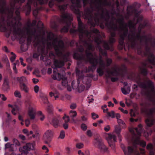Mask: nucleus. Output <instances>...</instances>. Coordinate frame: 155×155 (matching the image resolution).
I'll use <instances>...</instances> for the list:
<instances>
[{"mask_svg":"<svg viewBox=\"0 0 155 155\" xmlns=\"http://www.w3.org/2000/svg\"><path fill=\"white\" fill-rule=\"evenodd\" d=\"M0 12L2 13L7 14L9 18H11V19L12 21L11 23L8 24V26L7 28L4 25L0 26V30L2 31H4L6 33V36L8 37L10 34L12 33L14 35H18L19 37V41L20 44H22L25 41V32L21 31L19 33L20 31L19 29L16 30V28L18 25H20V23L19 21L20 20V17L18 15L19 12L16 11L15 13L17 15L16 18H12V10H9L8 9L6 8L4 5H3L0 8Z\"/></svg>","mask_w":155,"mask_h":155,"instance_id":"1","label":"nucleus"},{"mask_svg":"<svg viewBox=\"0 0 155 155\" xmlns=\"http://www.w3.org/2000/svg\"><path fill=\"white\" fill-rule=\"evenodd\" d=\"M46 46L47 48H50L53 47L55 51L56 55L60 56L62 55V52L64 48V43L62 41H58L57 38H55L54 35L52 32H50L48 38V40L41 41H37V43L34 44V46L37 47L38 51L41 49L43 52L44 48Z\"/></svg>","mask_w":155,"mask_h":155,"instance_id":"2","label":"nucleus"},{"mask_svg":"<svg viewBox=\"0 0 155 155\" xmlns=\"http://www.w3.org/2000/svg\"><path fill=\"white\" fill-rule=\"evenodd\" d=\"M84 47L86 48V53L87 54V60L89 61L92 65L89 67L88 71H93L95 70L96 66L99 65V67L97 70V72L101 76L104 74V69L105 67L104 62L102 60L101 57H97L95 54H93L90 51L94 49V47L92 46L91 42H86L84 45Z\"/></svg>","mask_w":155,"mask_h":155,"instance_id":"3","label":"nucleus"},{"mask_svg":"<svg viewBox=\"0 0 155 155\" xmlns=\"http://www.w3.org/2000/svg\"><path fill=\"white\" fill-rule=\"evenodd\" d=\"M128 28L130 31V34L129 35L130 40L132 42H134L137 40L141 41L143 37H141L139 34L136 35L135 32V27L134 23L130 21L127 25H126L122 22L120 25V29L123 33V35H120V38L119 40L120 44L122 45L124 43V40L128 31Z\"/></svg>","mask_w":155,"mask_h":155,"instance_id":"4","label":"nucleus"},{"mask_svg":"<svg viewBox=\"0 0 155 155\" xmlns=\"http://www.w3.org/2000/svg\"><path fill=\"white\" fill-rule=\"evenodd\" d=\"M54 66H52L54 69L53 70V74L52 78L54 80L60 81L62 80V85L65 87L68 86V83L67 79L65 77V73L63 70H61L59 68L63 66L64 65L63 61L62 60H55L54 62Z\"/></svg>","mask_w":155,"mask_h":155,"instance_id":"5","label":"nucleus"},{"mask_svg":"<svg viewBox=\"0 0 155 155\" xmlns=\"http://www.w3.org/2000/svg\"><path fill=\"white\" fill-rule=\"evenodd\" d=\"M78 30L80 33V37L83 36H86L88 38V41H92L94 40L95 42L98 45L100 44H104V47L106 49H109V47L107 42L101 41L100 38V37L97 34L93 32H89L87 30H84L82 27V23L80 19L78 18Z\"/></svg>","mask_w":155,"mask_h":155,"instance_id":"6","label":"nucleus"},{"mask_svg":"<svg viewBox=\"0 0 155 155\" xmlns=\"http://www.w3.org/2000/svg\"><path fill=\"white\" fill-rule=\"evenodd\" d=\"M141 125L140 124L138 125V127L130 130L131 134H134L132 141L134 147H136L137 145H140L142 147H144L146 145L145 142L139 140V137L141 133Z\"/></svg>","mask_w":155,"mask_h":155,"instance_id":"7","label":"nucleus"},{"mask_svg":"<svg viewBox=\"0 0 155 155\" xmlns=\"http://www.w3.org/2000/svg\"><path fill=\"white\" fill-rule=\"evenodd\" d=\"M72 20V18L71 15L68 13L62 15L61 18V21L65 22L67 25L61 29V32H66L68 31L69 26Z\"/></svg>","mask_w":155,"mask_h":155,"instance_id":"8","label":"nucleus"},{"mask_svg":"<svg viewBox=\"0 0 155 155\" xmlns=\"http://www.w3.org/2000/svg\"><path fill=\"white\" fill-rule=\"evenodd\" d=\"M93 144L96 147L100 149L102 151L109 152L108 148L104 144L101 139L97 138L95 139L93 142Z\"/></svg>","mask_w":155,"mask_h":155,"instance_id":"9","label":"nucleus"},{"mask_svg":"<svg viewBox=\"0 0 155 155\" xmlns=\"http://www.w3.org/2000/svg\"><path fill=\"white\" fill-rule=\"evenodd\" d=\"M106 139L109 146L113 149L115 148L114 142L116 141V136L113 133H108L106 134Z\"/></svg>","mask_w":155,"mask_h":155,"instance_id":"10","label":"nucleus"},{"mask_svg":"<svg viewBox=\"0 0 155 155\" xmlns=\"http://www.w3.org/2000/svg\"><path fill=\"white\" fill-rule=\"evenodd\" d=\"M76 74L79 77L78 79L77 80V83L78 86L77 87V89L78 91L79 92H81L83 91L84 89L85 86L82 85L81 84L80 85V81H82L83 80V76H82V73H81L80 71L78 70L77 69L76 70Z\"/></svg>","mask_w":155,"mask_h":155,"instance_id":"11","label":"nucleus"},{"mask_svg":"<svg viewBox=\"0 0 155 155\" xmlns=\"http://www.w3.org/2000/svg\"><path fill=\"white\" fill-rule=\"evenodd\" d=\"M25 29V32L27 36V40L28 42L30 41L33 39H35V40H37L38 37H37L36 38L35 35V32H32L31 29L28 28H26Z\"/></svg>","mask_w":155,"mask_h":155,"instance_id":"12","label":"nucleus"},{"mask_svg":"<svg viewBox=\"0 0 155 155\" xmlns=\"http://www.w3.org/2000/svg\"><path fill=\"white\" fill-rule=\"evenodd\" d=\"M53 133L51 130H48L46 131L44 136L45 143H48L51 140V138L53 136Z\"/></svg>","mask_w":155,"mask_h":155,"instance_id":"13","label":"nucleus"},{"mask_svg":"<svg viewBox=\"0 0 155 155\" xmlns=\"http://www.w3.org/2000/svg\"><path fill=\"white\" fill-rule=\"evenodd\" d=\"M148 87L149 91V94L151 98L155 97V92L154 90V86L152 82L149 81L148 82Z\"/></svg>","mask_w":155,"mask_h":155,"instance_id":"14","label":"nucleus"},{"mask_svg":"<svg viewBox=\"0 0 155 155\" xmlns=\"http://www.w3.org/2000/svg\"><path fill=\"white\" fill-rule=\"evenodd\" d=\"M35 108L31 106H29L28 107V114L31 119H33L35 118Z\"/></svg>","mask_w":155,"mask_h":155,"instance_id":"15","label":"nucleus"},{"mask_svg":"<svg viewBox=\"0 0 155 155\" xmlns=\"http://www.w3.org/2000/svg\"><path fill=\"white\" fill-rule=\"evenodd\" d=\"M121 147L126 155H128L131 154L133 151L134 149L132 147L129 146L127 148H126L124 145H121Z\"/></svg>","mask_w":155,"mask_h":155,"instance_id":"16","label":"nucleus"},{"mask_svg":"<svg viewBox=\"0 0 155 155\" xmlns=\"http://www.w3.org/2000/svg\"><path fill=\"white\" fill-rule=\"evenodd\" d=\"M119 71V69L117 67L115 66L112 68L110 71L107 72L108 77H110L111 76H116L118 74Z\"/></svg>","mask_w":155,"mask_h":155,"instance_id":"17","label":"nucleus"},{"mask_svg":"<svg viewBox=\"0 0 155 155\" xmlns=\"http://www.w3.org/2000/svg\"><path fill=\"white\" fill-rule=\"evenodd\" d=\"M8 107H11L12 108V112L14 115H16L17 113L21 110V108L16 105H13L12 104H8Z\"/></svg>","mask_w":155,"mask_h":155,"instance_id":"18","label":"nucleus"},{"mask_svg":"<svg viewBox=\"0 0 155 155\" xmlns=\"http://www.w3.org/2000/svg\"><path fill=\"white\" fill-rule=\"evenodd\" d=\"M2 88L5 91H7L10 88L8 79L7 78H5L4 79Z\"/></svg>","mask_w":155,"mask_h":155,"instance_id":"19","label":"nucleus"},{"mask_svg":"<svg viewBox=\"0 0 155 155\" xmlns=\"http://www.w3.org/2000/svg\"><path fill=\"white\" fill-rule=\"evenodd\" d=\"M125 87L121 88V91L122 93L126 95L129 94L130 91V87L129 86L127 87V83H124Z\"/></svg>","mask_w":155,"mask_h":155,"instance_id":"20","label":"nucleus"},{"mask_svg":"<svg viewBox=\"0 0 155 155\" xmlns=\"http://www.w3.org/2000/svg\"><path fill=\"white\" fill-rule=\"evenodd\" d=\"M23 149L25 150L30 151L34 149V146L32 143H27L25 146L23 147Z\"/></svg>","mask_w":155,"mask_h":155,"instance_id":"21","label":"nucleus"},{"mask_svg":"<svg viewBox=\"0 0 155 155\" xmlns=\"http://www.w3.org/2000/svg\"><path fill=\"white\" fill-rule=\"evenodd\" d=\"M20 89L22 91L28 93L29 91V88L25 83H22L19 84Z\"/></svg>","mask_w":155,"mask_h":155,"instance_id":"22","label":"nucleus"},{"mask_svg":"<svg viewBox=\"0 0 155 155\" xmlns=\"http://www.w3.org/2000/svg\"><path fill=\"white\" fill-rule=\"evenodd\" d=\"M69 115L70 117L71 118L72 121L74 123L75 122V120L74 118L77 115V113L76 111L71 110L69 111Z\"/></svg>","mask_w":155,"mask_h":155,"instance_id":"23","label":"nucleus"},{"mask_svg":"<svg viewBox=\"0 0 155 155\" xmlns=\"http://www.w3.org/2000/svg\"><path fill=\"white\" fill-rule=\"evenodd\" d=\"M17 80L19 82L20 84L24 83V82H27L28 80L24 76L17 77L16 78Z\"/></svg>","mask_w":155,"mask_h":155,"instance_id":"24","label":"nucleus"},{"mask_svg":"<svg viewBox=\"0 0 155 155\" xmlns=\"http://www.w3.org/2000/svg\"><path fill=\"white\" fill-rule=\"evenodd\" d=\"M146 123L148 126H150L154 123V120L152 117H148L146 120Z\"/></svg>","mask_w":155,"mask_h":155,"instance_id":"25","label":"nucleus"},{"mask_svg":"<svg viewBox=\"0 0 155 155\" xmlns=\"http://www.w3.org/2000/svg\"><path fill=\"white\" fill-rule=\"evenodd\" d=\"M19 150L21 152V155H20V154H16L14 153H12L11 154V155H27V154L28 153V151L23 150L21 148H19Z\"/></svg>","mask_w":155,"mask_h":155,"instance_id":"26","label":"nucleus"},{"mask_svg":"<svg viewBox=\"0 0 155 155\" xmlns=\"http://www.w3.org/2000/svg\"><path fill=\"white\" fill-rule=\"evenodd\" d=\"M14 96L19 98H21L22 97V96L21 94V92L18 90H16L14 92Z\"/></svg>","mask_w":155,"mask_h":155,"instance_id":"27","label":"nucleus"},{"mask_svg":"<svg viewBox=\"0 0 155 155\" xmlns=\"http://www.w3.org/2000/svg\"><path fill=\"white\" fill-rule=\"evenodd\" d=\"M59 123V121L56 118H53L51 122V124L54 125V126L56 127Z\"/></svg>","mask_w":155,"mask_h":155,"instance_id":"28","label":"nucleus"},{"mask_svg":"<svg viewBox=\"0 0 155 155\" xmlns=\"http://www.w3.org/2000/svg\"><path fill=\"white\" fill-rule=\"evenodd\" d=\"M121 128L120 127L116 126L115 127L114 132L116 133L117 134H119L121 131Z\"/></svg>","mask_w":155,"mask_h":155,"instance_id":"29","label":"nucleus"},{"mask_svg":"<svg viewBox=\"0 0 155 155\" xmlns=\"http://www.w3.org/2000/svg\"><path fill=\"white\" fill-rule=\"evenodd\" d=\"M38 114V117L40 120L41 121L43 120L45 118V117L44 115L42 113V112L41 111H39Z\"/></svg>","mask_w":155,"mask_h":155,"instance_id":"30","label":"nucleus"},{"mask_svg":"<svg viewBox=\"0 0 155 155\" xmlns=\"http://www.w3.org/2000/svg\"><path fill=\"white\" fill-rule=\"evenodd\" d=\"M19 63V61L17 60L16 61V63H13V69L14 71L17 74L18 73L17 70L16 69V65L18 64Z\"/></svg>","mask_w":155,"mask_h":155,"instance_id":"31","label":"nucleus"},{"mask_svg":"<svg viewBox=\"0 0 155 155\" xmlns=\"http://www.w3.org/2000/svg\"><path fill=\"white\" fill-rule=\"evenodd\" d=\"M10 59L12 62H13L15 60L16 55L13 52H11L10 53Z\"/></svg>","mask_w":155,"mask_h":155,"instance_id":"32","label":"nucleus"},{"mask_svg":"<svg viewBox=\"0 0 155 155\" xmlns=\"http://www.w3.org/2000/svg\"><path fill=\"white\" fill-rule=\"evenodd\" d=\"M115 34L114 33H111V36L109 38V41L110 43H113L115 41V40L114 37L115 36Z\"/></svg>","mask_w":155,"mask_h":155,"instance_id":"33","label":"nucleus"},{"mask_svg":"<svg viewBox=\"0 0 155 155\" xmlns=\"http://www.w3.org/2000/svg\"><path fill=\"white\" fill-rule=\"evenodd\" d=\"M13 146H14V144H11L10 143H8L5 144V149L9 148V149L11 147Z\"/></svg>","mask_w":155,"mask_h":155,"instance_id":"34","label":"nucleus"},{"mask_svg":"<svg viewBox=\"0 0 155 155\" xmlns=\"http://www.w3.org/2000/svg\"><path fill=\"white\" fill-rule=\"evenodd\" d=\"M107 114L109 117H110L112 118H113L115 117V114L114 111H112L110 112L107 113Z\"/></svg>","mask_w":155,"mask_h":155,"instance_id":"35","label":"nucleus"},{"mask_svg":"<svg viewBox=\"0 0 155 155\" xmlns=\"http://www.w3.org/2000/svg\"><path fill=\"white\" fill-rule=\"evenodd\" d=\"M13 142L14 143L13 144H15L16 146H19L20 145V143L19 142L17 139L15 138L13 139Z\"/></svg>","mask_w":155,"mask_h":155,"instance_id":"36","label":"nucleus"},{"mask_svg":"<svg viewBox=\"0 0 155 155\" xmlns=\"http://www.w3.org/2000/svg\"><path fill=\"white\" fill-rule=\"evenodd\" d=\"M149 61L152 63H153V62L155 59V57L153 54H151L150 56L149 57Z\"/></svg>","mask_w":155,"mask_h":155,"instance_id":"37","label":"nucleus"},{"mask_svg":"<svg viewBox=\"0 0 155 155\" xmlns=\"http://www.w3.org/2000/svg\"><path fill=\"white\" fill-rule=\"evenodd\" d=\"M63 118L64 120V121L65 123H68L70 121V118L68 116L65 115L63 117Z\"/></svg>","mask_w":155,"mask_h":155,"instance_id":"38","label":"nucleus"},{"mask_svg":"<svg viewBox=\"0 0 155 155\" xmlns=\"http://www.w3.org/2000/svg\"><path fill=\"white\" fill-rule=\"evenodd\" d=\"M65 136L64 132L62 130L61 132L59 137L61 139H63Z\"/></svg>","mask_w":155,"mask_h":155,"instance_id":"39","label":"nucleus"},{"mask_svg":"<svg viewBox=\"0 0 155 155\" xmlns=\"http://www.w3.org/2000/svg\"><path fill=\"white\" fill-rule=\"evenodd\" d=\"M0 98L3 101H5L7 100V98L3 94H0Z\"/></svg>","mask_w":155,"mask_h":155,"instance_id":"40","label":"nucleus"},{"mask_svg":"<svg viewBox=\"0 0 155 155\" xmlns=\"http://www.w3.org/2000/svg\"><path fill=\"white\" fill-rule=\"evenodd\" d=\"M117 122L120 125H124L125 124L124 122L120 119H118L117 120Z\"/></svg>","mask_w":155,"mask_h":155,"instance_id":"41","label":"nucleus"},{"mask_svg":"<svg viewBox=\"0 0 155 155\" xmlns=\"http://www.w3.org/2000/svg\"><path fill=\"white\" fill-rule=\"evenodd\" d=\"M92 117L93 119H95L98 117V115L94 113H92L91 114Z\"/></svg>","mask_w":155,"mask_h":155,"instance_id":"42","label":"nucleus"},{"mask_svg":"<svg viewBox=\"0 0 155 155\" xmlns=\"http://www.w3.org/2000/svg\"><path fill=\"white\" fill-rule=\"evenodd\" d=\"M84 146V145L82 143H79L77 144L76 147L77 148L80 149L83 148Z\"/></svg>","mask_w":155,"mask_h":155,"instance_id":"43","label":"nucleus"},{"mask_svg":"<svg viewBox=\"0 0 155 155\" xmlns=\"http://www.w3.org/2000/svg\"><path fill=\"white\" fill-rule=\"evenodd\" d=\"M42 100L45 104H48V102L47 98L46 96H45L44 97H42Z\"/></svg>","mask_w":155,"mask_h":155,"instance_id":"44","label":"nucleus"},{"mask_svg":"<svg viewBox=\"0 0 155 155\" xmlns=\"http://www.w3.org/2000/svg\"><path fill=\"white\" fill-rule=\"evenodd\" d=\"M76 104L75 103H72L70 105V107L71 109H74L76 107Z\"/></svg>","mask_w":155,"mask_h":155,"instance_id":"45","label":"nucleus"},{"mask_svg":"<svg viewBox=\"0 0 155 155\" xmlns=\"http://www.w3.org/2000/svg\"><path fill=\"white\" fill-rule=\"evenodd\" d=\"M34 90L35 92L36 93H37L38 92L39 90V87L38 85H35L34 87Z\"/></svg>","mask_w":155,"mask_h":155,"instance_id":"46","label":"nucleus"},{"mask_svg":"<svg viewBox=\"0 0 155 155\" xmlns=\"http://www.w3.org/2000/svg\"><path fill=\"white\" fill-rule=\"evenodd\" d=\"M110 127L109 125H107L105 126L104 128V130L106 132H108L110 130Z\"/></svg>","mask_w":155,"mask_h":155,"instance_id":"47","label":"nucleus"},{"mask_svg":"<svg viewBox=\"0 0 155 155\" xmlns=\"http://www.w3.org/2000/svg\"><path fill=\"white\" fill-rule=\"evenodd\" d=\"M42 148L43 150H45V153H48L49 151L48 149L45 145L43 146Z\"/></svg>","mask_w":155,"mask_h":155,"instance_id":"48","label":"nucleus"},{"mask_svg":"<svg viewBox=\"0 0 155 155\" xmlns=\"http://www.w3.org/2000/svg\"><path fill=\"white\" fill-rule=\"evenodd\" d=\"M17 149V148L15 145L14 144V146L11 147L9 149V150L10 151H14Z\"/></svg>","mask_w":155,"mask_h":155,"instance_id":"49","label":"nucleus"},{"mask_svg":"<svg viewBox=\"0 0 155 155\" xmlns=\"http://www.w3.org/2000/svg\"><path fill=\"white\" fill-rule=\"evenodd\" d=\"M119 109L120 110V111L122 112L124 114H127L128 113V112L126 110H124V109L121 107H119Z\"/></svg>","mask_w":155,"mask_h":155,"instance_id":"50","label":"nucleus"},{"mask_svg":"<svg viewBox=\"0 0 155 155\" xmlns=\"http://www.w3.org/2000/svg\"><path fill=\"white\" fill-rule=\"evenodd\" d=\"M30 124V121L29 119H27L25 120V124L26 126L28 127Z\"/></svg>","mask_w":155,"mask_h":155,"instance_id":"51","label":"nucleus"},{"mask_svg":"<svg viewBox=\"0 0 155 155\" xmlns=\"http://www.w3.org/2000/svg\"><path fill=\"white\" fill-rule=\"evenodd\" d=\"M81 128L84 130H85L87 129V126L84 124H82L81 125Z\"/></svg>","mask_w":155,"mask_h":155,"instance_id":"52","label":"nucleus"},{"mask_svg":"<svg viewBox=\"0 0 155 155\" xmlns=\"http://www.w3.org/2000/svg\"><path fill=\"white\" fill-rule=\"evenodd\" d=\"M23 132L27 135L28 136H29V134L28 130L26 129H24L23 130Z\"/></svg>","mask_w":155,"mask_h":155,"instance_id":"53","label":"nucleus"},{"mask_svg":"<svg viewBox=\"0 0 155 155\" xmlns=\"http://www.w3.org/2000/svg\"><path fill=\"white\" fill-rule=\"evenodd\" d=\"M107 64H106L107 66H109L111 63L112 61L110 59H108L107 60Z\"/></svg>","mask_w":155,"mask_h":155,"instance_id":"54","label":"nucleus"},{"mask_svg":"<svg viewBox=\"0 0 155 155\" xmlns=\"http://www.w3.org/2000/svg\"><path fill=\"white\" fill-rule=\"evenodd\" d=\"M152 148H153V145L151 143H150V144H148L147 147V148L148 150L151 149Z\"/></svg>","mask_w":155,"mask_h":155,"instance_id":"55","label":"nucleus"},{"mask_svg":"<svg viewBox=\"0 0 155 155\" xmlns=\"http://www.w3.org/2000/svg\"><path fill=\"white\" fill-rule=\"evenodd\" d=\"M87 135L89 137H91L92 136V133L91 130H88L87 132Z\"/></svg>","mask_w":155,"mask_h":155,"instance_id":"56","label":"nucleus"},{"mask_svg":"<svg viewBox=\"0 0 155 155\" xmlns=\"http://www.w3.org/2000/svg\"><path fill=\"white\" fill-rule=\"evenodd\" d=\"M66 6L65 5H63L60 6H59V8L61 10H64L65 9H66Z\"/></svg>","mask_w":155,"mask_h":155,"instance_id":"57","label":"nucleus"},{"mask_svg":"<svg viewBox=\"0 0 155 155\" xmlns=\"http://www.w3.org/2000/svg\"><path fill=\"white\" fill-rule=\"evenodd\" d=\"M21 64L24 66H25L26 65V64H24L23 62V59L22 58H20Z\"/></svg>","mask_w":155,"mask_h":155,"instance_id":"58","label":"nucleus"},{"mask_svg":"<svg viewBox=\"0 0 155 155\" xmlns=\"http://www.w3.org/2000/svg\"><path fill=\"white\" fill-rule=\"evenodd\" d=\"M77 54L75 53L74 55V58L78 59H83V58L81 57H77L76 56Z\"/></svg>","mask_w":155,"mask_h":155,"instance_id":"59","label":"nucleus"},{"mask_svg":"<svg viewBox=\"0 0 155 155\" xmlns=\"http://www.w3.org/2000/svg\"><path fill=\"white\" fill-rule=\"evenodd\" d=\"M130 115L132 117L134 116H135V114L134 112V110H131L130 112Z\"/></svg>","mask_w":155,"mask_h":155,"instance_id":"60","label":"nucleus"},{"mask_svg":"<svg viewBox=\"0 0 155 155\" xmlns=\"http://www.w3.org/2000/svg\"><path fill=\"white\" fill-rule=\"evenodd\" d=\"M108 106L109 107H113L114 105V104L112 103L111 102V101H109L108 102Z\"/></svg>","mask_w":155,"mask_h":155,"instance_id":"61","label":"nucleus"},{"mask_svg":"<svg viewBox=\"0 0 155 155\" xmlns=\"http://www.w3.org/2000/svg\"><path fill=\"white\" fill-rule=\"evenodd\" d=\"M65 150L67 152L69 153L71 152V149L69 147H67L65 148Z\"/></svg>","mask_w":155,"mask_h":155,"instance_id":"62","label":"nucleus"},{"mask_svg":"<svg viewBox=\"0 0 155 155\" xmlns=\"http://www.w3.org/2000/svg\"><path fill=\"white\" fill-rule=\"evenodd\" d=\"M33 82L35 84H36L38 82V80L36 78H33L32 79Z\"/></svg>","mask_w":155,"mask_h":155,"instance_id":"63","label":"nucleus"},{"mask_svg":"<svg viewBox=\"0 0 155 155\" xmlns=\"http://www.w3.org/2000/svg\"><path fill=\"white\" fill-rule=\"evenodd\" d=\"M63 127L64 129H67L68 128V124L65 123L63 124Z\"/></svg>","mask_w":155,"mask_h":155,"instance_id":"64","label":"nucleus"}]
</instances>
